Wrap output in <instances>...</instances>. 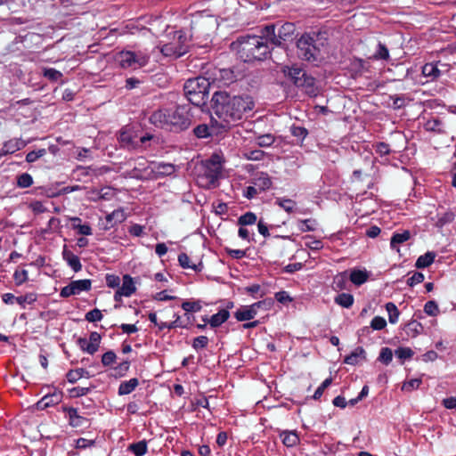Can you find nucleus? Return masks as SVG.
I'll return each mask as SVG.
<instances>
[{"label":"nucleus","mask_w":456,"mask_h":456,"mask_svg":"<svg viewBox=\"0 0 456 456\" xmlns=\"http://www.w3.org/2000/svg\"><path fill=\"white\" fill-rule=\"evenodd\" d=\"M231 48L244 62L264 60L271 51L265 41L255 35L240 37L231 44Z\"/></svg>","instance_id":"nucleus-2"},{"label":"nucleus","mask_w":456,"mask_h":456,"mask_svg":"<svg viewBox=\"0 0 456 456\" xmlns=\"http://www.w3.org/2000/svg\"><path fill=\"white\" fill-rule=\"evenodd\" d=\"M116 354L113 351H108L102 356V363L104 366H110L116 361Z\"/></svg>","instance_id":"nucleus-61"},{"label":"nucleus","mask_w":456,"mask_h":456,"mask_svg":"<svg viewBox=\"0 0 456 456\" xmlns=\"http://www.w3.org/2000/svg\"><path fill=\"white\" fill-rule=\"evenodd\" d=\"M139 385V380L136 378H133L127 381H123L118 387V395H125L132 393Z\"/></svg>","instance_id":"nucleus-25"},{"label":"nucleus","mask_w":456,"mask_h":456,"mask_svg":"<svg viewBox=\"0 0 456 456\" xmlns=\"http://www.w3.org/2000/svg\"><path fill=\"white\" fill-rule=\"evenodd\" d=\"M373 148L375 149L376 152L378 154H379L380 156H386L390 153L389 145L383 142H377L376 144H373Z\"/></svg>","instance_id":"nucleus-58"},{"label":"nucleus","mask_w":456,"mask_h":456,"mask_svg":"<svg viewBox=\"0 0 456 456\" xmlns=\"http://www.w3.org/2000/svg\"><path fill=\"white\" fill-rule=\"evenodd\" d=\"M393 359L392 350L388 347H383L380 351L379 360L385 364H388L391 362Z\"/></svg>","instance_id":"nucleus-52"},{"label":"nucleus","mask_w":456,"mask_h":456,"mask_svg":"<svg viewBox=\"0 0 456 456\" xmlns=\"http://www.w3.org/2000/svg\"><path fill=\"white\" fill-rule=\"evenodd\" d=\"M256 37H261L265 41L266 45L271 48V45H281V40L278 38V34H276V27L273 24H269L265 26L261 29V34L256 36Z\"/></svg>","instance_id":"nucleus-13"},{"label":"nucleus","mask_w":456,"mask_h":456,"mask_svg":"<svg viewBox=\"0 0 456 456\" xmlns=\"http://www.w3.org/2000/svg\"><path fill=\"white\" fill-rule=\"evenodd\" d=\"M194 134L198 138H207L210 135L209 128L207 125H199L194 128Z\"/></svg>","instance_id":"nucleus-59"},{"label":"nucleus","mask_w":456,"mask_h":456,"mask_svg":"<svg viewBox=\"0 0 456 456\" xmlns=\"http://www.w3.org/2000/svg\"><path fill=\"white\" fill-rule=\"evenodd\" d=\"M33 183L32 176L28 173H23L17 178V185L20 188H28Z\"/></svg>","instance_id":"nucleus-47"},{"label":"nucleus","mask_w":456,"mask_h":456,"mask_svg":"<svg viewBox=\"0 0 456 456\" xmlns=\"http://www.w3.org/2000/svg\"><path fill=\"white\" fill-rule=\"evenodd\" d=\"M422 74L424 77H429L433 80L440 77L441 71L438 69L436 64L426 63L422 67Z\"/></svg>","instance_id":"nucleus-31"},{"label":"nucleus","mask_w":456,"mask_h":456,"mask_svg":"<svg viewBox=\"0 0 456 456\" xmlns=\"http://www.w3.org/2000/svg\"><path fill=\"white\" fill-rule=\"evenodd\" d=\"M386 310L388 314L389 322L392 324L396 323L400 315L397 306L394 303L388 302L386 304Z\"/></svg>","instance_id":"nucleus-38"},{"label":"nucleus","mask_w":456,"mask_h":456,"mask_svg":"<svg viewBox=\"0 0 456 456\" xmlns=\"http://www.w3.org/2000/svg\"><path fill=\"white\" fill-rule=\"evenodd\" d=\"M134 291L135 286L132 277L128 274H126L123 276V282L121 287H118V289L114 295V299L118 301L122 297H130Z\"/></svg>","instance_id":"nucleus-14"},{"label":"nucleus","mask_w":456,"mask_h":456,"mask_svg":"<svg viewBox=\"0 0 456 456\" xmlns=\"http://www.w3.org/2000/svg\"><path fill=\"white\" fill-rule=\"evenodd\" d=\"M410 238H411V233L409 231H403L401 233H399V232L394 233L390 240L391 248L399 252L400 249L398 248V245L403 244V242L407 241Z\"/></svg>","instance_id":"nucleus-24"},{"label":"nucleus","mask_w":456,"mask_h":456,"mask_svg":"<svg viewBox=\"0 0 456 456\" xmlns=\"http://www.w3.org/2000/svg\"><path fill=\"white\" fill-rule=\"evenodd\" d=\"M46 154L45 149H40L38 151H32L28 152L26 156V161L28 163H32L37 161L39 158L45 156Z\"/></svg>","instance_id":"nucleus-53"},{"label":"nucleus","mask_w":456,"mask_h":456,"mask_svg":"<svg viewBox=\"0 0 456 456\" xmlns=\"http://www.w3.org/2000/svg\"><path fill=\"white\" fill-rule=\"evenodd\" d=\"M62 400V392L55 390L53 393L45 395L40 401L37 403V408L38 410H45L48 407H52L59 404Z\"/></svg>","instance_id":"nucleus-15"},{"label":"nucleus","mask_w":456,"mask_h":456,"mask_svg":"<svg viewBox=\"0 0 456 456\" xmlns=\"http://www.w3.org/2000/svg\"><path fill=\"white\" fill-rule=\"evenodd\" d=\"M334 301L336 304H338V305H340L342 307L349 308L354 304V297H353V295H351L349 293H341V294H338L334 298Z\"/></svg>","instance_id":"nucleus-35"},{"label":"nucleus","mask_w":456,"mask_h":456,"mask_svg":"<svg viewBox=\"0 0 456 456\" xmlns=\"http://www.w3.org/2000/svg\"><path fill=\"white\" fill-rule=\"evenodd\" d=\"M169 109H161L154 111L150 121L156 126L168 128Z\"/></svg>","instance_id":"nucleus-16"},{"label":"nucleus","mask_w":456,"mask_h":456,"mask_svg":"<svg viewBox=\"0 0 456 456\" xmlns=\"http://www.w3.org/2000/svg\"><path fill=\"white\" fill-rule=\"evenodd\" d=\"M74 290L75 295L80 294L82 291H88L91 289L92 282L88 279L73 281L69 283Z\"/></svg>","instance_id":"nucleus-27"},{"label":"nucleus","mask_w":456,"mask_h":456,"mask_svg":"<svg viewBox=\"0 0 456 456\" xmlns=\"http://www.w3.org/2000/svg\"><path fill=\"white\" fill-rule=\"evenodd\" d=\"M166 57L179 58L189 51V38L183 31H175L173 40L158 46Z\"/></svg>","instance_id":"nucleus-7"},{"label":"nucleus","mask_w":456,"mask_h":456,"mask_svg":"<svg viewBox=\"0 0 456 456\" xmlns=\"http://www.w3.org/2000/svg\"><path fill=\"white\" fill-rule=\"evenodd\" d=\"M424 281V274L419 272H416L407 280V284L410 287H413L416 284L421 283Z\"/></svg>","instance_id":"nucleus-63"},{"label":"nucleus","mask_w":456,"mask_h":456,"mask_svg":"<svg viewBox=\"0 0 456 456\" xmlns=\"http://www.w3.org/2000/svg\"><path fill=\"white\" fill-rule=\"evenodd\" d=\"M265 156V152L261 150L248 151L245 153V157L249 160H261Z\"/></svg>","instance_id":"nucleus-62"},{"label":"nucleus","mask_w":456,"mask_h":456,"mask_svg":"<svg viewBox=\"0 0 456 456\" xmlns=\"http://www.w3.org/2000/svg\"><path fill=\"white\" fill-rule=\"evenodd\" d=\"M236 75L230 69H219L217 74H216V80H217L222 86H229L236 81Z\"/></svg>","instance_id":"nucleus-22"},{"label":"nucleus","mask_w":456,"mask_h":456,"mask_svg":"<svg viewBox=\"0 0 456 456\" xmlns=\"http://www.w3.org/2000/svg\"><path fill=\"white\" fill-rule=\"evenodd\" d=\"M290 131L293 136L299 138L301 141H303L308 134L307 129L303 126H291Z\"/></svg>","instance_id":"nucleus-55"},{"label":"nucleus","mask_w":456,"mask_h":456,"mask_svg":"<svg viewBox=\"0 0 456 456\" xmlns=\"http://www.w3.org/2000/svg\"><path fill=\"white\" fill-rule=\"evenodd\" d=\"M442 122L438 118H432L426 122L424 127L428 131L438 132L441 133L442 129Z\"/></svg>","instance_id":"nucleus-49"},{"label":"nucleus","mask_w":456,"mask_h":456,"mask_svg":"<svg viewBox=\"0 0 456 456\" xmlns=\"http://www.w3.org/2000/svg\"><path fill=\"white\" fill-rule=\"evenodd\" d=\"M13 279L16 285H21L28 280V271L25 269L16 270L13 273Z\"/></svg>","instance_id":"nucleus-54"},{"label":"nucleus","mask_w":456,"mask_h":456,"mask_svg":"<svg viewBox=\"0 0 456 456\" xmlns=\"http://www.w3.org/2000/svg\"><path fill=\"white\" fill-rule=\"evenodd\" d=\"M44 77L52 82H56L62 77V73L53 68H45L43 69Z\"/></svg>","instance_id":"nucleus-41"},{"label":"nucleus","mask_w":456,"mask_h":456,"mask_svg":"<svg viewBox=\"0 0 456 456\" xmlns=\"http://www.w3.org/2000/svg\"><path fill=\"white\" fill-rule=\"evenodd\" d=\"M395 354L402 361L411 359L414 352L410 347H399L395 351Z\"/></svg>","instance_id":"nucleus-46"},{"label":"nucleus","mask_w":456,"mask_h":456,"mask_svg":"<svg viewBox=\"0 0 456 456\" xmlns=\"http://www.w3.org/2000/svg\"><path fill=\"white\" fill-rule=\"evenodd\" d=\"M275 141V138L271 134H265L259 135L256 138V143L259 147H268L271 146Z\"/></svg>","instance_id":"nucleus-43"},{"label":"nucleus","mask_w":456,"mask_h":456,"mask_svg":"<svg viewBox=\"0 0 456 456\" xmlns=\"http://www.w3.org/2000/svg\"><path fill=\"white\" fill-rule=\"evenodd\" d=\"M256 216L253 212H247L238 219V224L240 226L251 225L256 222Z\"/></svg>","instance_id":"nucleus-39"},{"label":"nucleus","mask_w":456,"mask_h":456,"mask_svg":"<svg viewBox=\"0 0 456 456\" xmlns=\"http://www.w3.org/2000/svg\"><path fill=\"white\" fill-rule=\"evenodd\" d=\"M326 45L325 33H305L297 41V55L306 61H317L322 59V52Z\"/></svg>","instance_id":"nucleus-3"},{"label":"nucleus","mask_w":456,"mask_h":456,"mask_svg":"<svg viewBox=\"0 0 456 456\" xmlns=\"http://www.w3.org/2000/svg\"><path fill=\"white\" fill-rule=\"evenodd\" d=\"M424 312L429 316H436L439 313V308L435 301H428L424 305Z\"/></svg>","instance_id":"nucleus-50"},{"label":"nucleus","mask_w":456,"mask_h":456,"mask_svg":"<svg viewBox=\"0 0 456 456\" xmlns=\"http://www.w3.org/2000/svg\"><path fill=\"white\" fill-rule=\"evenodd\" d=\"M296 31V26L294 23L286 22L279 27L278 28V38L281 40V44L282 41H288L292 39Z\"/></svg>","instance_id":"nucleus-20"},{"label":"nucleus","mask_w":456,"mask_h":456,"mask_svg":"<svg viewBox=\"0 0 456 456\" xmlns=\"http://www.w3.org/2000/svg\"><path fill=\"white\" fill-rule=\"evenodd\" d=\"M372 58L375 60H388L389 52L387 47L384 44L379 42L377 45V50L373 54Z\"/></svg>","instance_id":"nucleus-40"},{"label":"nucleus","mask_w":456,"mask_h":456,"mask_svg":"<svg viewBox=\"0 0 456 456\" xmlns=\"http://www.w3.org/2000/svg\"><path fill=\"white\" fill-rule=\"evenodd\" d=\"M103 315L102 312L94 308L86 314V320L90 322H99L102 319Z\"/></svg>","instance_id":"nucleus-51"},{"label":"nucleus","mask_w":456,"mask_h":456,"mask_svg":"<svg viewBox=\"0 0 456 456\" xmlns=\"http://www.w3.org/2000/svg\"><path fill=\"white\" fill-rule=\"evenodd\" d=\"M250 183L254 184L260 192L268 190L273 184L269 175L264 172L255 174L250 180Z\"/></svg>","instance_id":"nucleus-17"},{"label":"nucleus","mask_w":456,"mask_h":456,"mask_svg":"<svg viewBox=\"0 0 456 456\" xmlns=\"http://www.w3.org/2000/svg\"><path fill=\"white\" fill-rule=\"evenodd\" d=\"M211 101L213 111L221 120L223 128H230L243 118L245 112L254 108V102L248 94L232 95L224 91H216Z\"/></svg>","instance_id":"nucleus-1"},{"label":"nucleus","mask_w":456,"mask_h":456,"mask_svg":"<svg viewBox=\"0 0 456 456\" xmlns=\"http://www.w3.org/2000/svg\"><path fill=\"white\" fill-rule=\"evenodd\" d=\"M141 130L138 127L126 126L122 127L118 135V141L121 148L135 150L138 148L137 138Z\"/></svg>","instance_id":"nucleus-10"},{"label":"nucleus","mask_w":456,"mask_h":456,"mask_svg":"<svg viewBox=\"0 0 456 456\" xmlns=\"http://www.w3.org/2000/svg\"><path fill=\"white\" fill-rule=\"evenodd\" d=\"M37 300V295L35 293H28L24 296L17 297V304L22 308H25L26 304L31 305Z\"/></svg>","instance_id":"nucleus-44"},{"label":"nucleus","mask_w":456,"mask_h":456,"mask_svg":"<svg viewBox=\"0 0 456 456\" xmlns=\"http://www.w3.org/2000/svg\"><path fill=\"white\" fill-rule=\"evenodd\" d=\"M223 169V158L218 154H213L208 159L202 162L200 180H205L203 186L216 187L217 181L221 176Z\"/></svg>","instance_id":"nucleus-6"},{"label":"nucleus","mask_w":456,"mask_h":456,"mask_svg":"<svg viewBox=\"0 0 456 456\" xmlns=\"http://www.w3.org/2000/svg\"><path fill=\"white\" fill-rule=\"evenodd\" d=\"M69 415V422L72 427H80L83 425L85 419L78 415L77 410L73 407L65 408Z\"/></svg>","instance_id":"nucleus-29"},{"label":"nucleus","mask_w":456,"mask_h":456,"mask_svg":"<svg viewBox=\"0 0 456 456\" xmlns=\"http://www.w3.org/2000/svg\"><path fill=\"white\" fill-rule=\"evenodd\" d=\"M422 325L417 321H411L404 326L405 333L411 338L417 337L422 331Z\"/></svg>","instance_id":"nucleus-32"},{"label":"nucleus","mask_w":456,"mask_h":456,"mask_svg":"<svg viewBox=\"0 0 456 456\" xmlns=\"http://www.w3.org/2000/svg\"><path fill=\"white\" fill-rule=\"evenodd\" d=\"M298 440V436L295 432H285L282 434V443L288 447L296 445Z\"/></svg>","instance_id":"nucleus-42"},{"label":"nucleus","mask_w":456,"mask_h":456,"mask_svg":"<svg viewBox=\"0 0 456 456\" xmlns=\"http://www.w3.org/2000/svg\"><path fill=\"white\" fill-rule=\"evenodd\" d=\"M230 316V314L227 310L222 309L218 313L213 314L208 321L211 327H218L223 324Z\"/></svg>","instance_id":"nucleus-28"},{"label":"nucleus","mask_w":456,"mask_h":456,"mask_svg":"<svg viewBox=\"0 0 456 456\" xmlns=\"http://www.w3.org/2000/svg\"><path fill=\"white\" fill-rule=\"evenodd\" d=\"M147 442L145 440H141L137 443H134L129 444L127 450L133 452L135 456H142L147 452Z\"/></svg>","instance_id":"nucleus-33"},{"label":"nucleus","mask_w":456,"mask_h":456,"mask_svg":"<svg viewBox=\"0 0 456 456\" xmlns=\"http://www.w3.org/2000/svg\"><path fill=\"white\" fill-rule=\"evenodd\" d=\"M154 142L156 144H159V139L150 133H146L144 134H142L141 132H139V137L137 138V144L138 148L137 151H145L151 146V142Z\"/></svg>","instance_id":"nucleus-21"},{"label":"nucleus","mask_w":456,"mask_h":456,"mask_svg":"<svg viewBox=\"0 0 456 456\" xmlns=\"http://www.w3.org/2000/svg\"><path fill=\"white\" fill-rule=\"evenodd\" d=\"M116 61L123 69H136L146 66L150 56L142 51H121L117 53Z\"/></svg>","instance_id":"nucleus-8"},{"label":"nucleus","mask_w":456,"mask_h":456,"mask_svg":"<svg viewBox=\"0 0 456 456\" xmlns=\"http://www.w3.org/2000/svg\"><path fill=\"white\" fill-rule=\"evenodd\" d=\"M27 142L22 139L13 138L5 142L0 151V156L12 154L17 151L23 149L27 145Z\"/></svg>","instance_id":"nucleus-18"},{"label":"nucleus","mask_w":456,"mask_h":456,"mask_svg":"<svg viewBox=\"0 0 456 456\" xmlns=\"http://www.w3.org/2000/svg\"><path fill=\"white\" fill-rule=\"evenodd\" d=\"M126 216L122 208H118L107 215L106 220L108 223L120 224L125 221Z\"/></svg>","instance_id":"nucleus-37"},{"label":"nucleus","mask_w":456,"mask_h":456,"mask_svg":"<svg viewBox=\"0 0 456 456\" xmlns=\"http://www.w3.org/2000/svg\"><path fill=\"white\" fill-rule=\"evenodd\" d=\"M208 344V338L206 336H200L193 339L192 347L195 350L205 348Z\"/></svg>","instance_id":"nucleus-57"},{"label":"nucleus","mask_w":456,"mask_h":456,"mask_svg":"<svg viewBox=\"0 0 456 456\" xmlns=\"http://www.w3.org/2000/svg\"><path fill=\"white\" fill-rule=\"evenodd\" d=\"M83 377L89 378L90 375L89 371L82 368L71 370L67 373V379L69 383H75Z\"/></svg>","instance_id":"nucleus-34"},{"label":"nucleus","mask_w":456,"mask_h":456,"mask_svg":"<svg viewBox=\"0 0 456 456\" xmlns=\"http://www.w3.org/2000/svg\"><path fill=\"white\" fill-rule=\"evenodd\" d=\"M182 308L187 313L198 312L201 309V305L199 302L185 301L182 304Z\"/></svg>","instance_id":"nucleus-60"},{"label":"nucleus","mask_w":456,"mask_h":456,"mask_svg":"<svg viewBox=\"0 0 456 456\" xmlns=\"http://www.w3.org/2000/svg\"><path fill=\"white\" fill-rule=\"evenodd\" d=\"M101 339V335L96 331H93L90 333L89 339L79 338L77 343L82 351L94 354L100 347Z\"/></svg>","instance_id":"nucleus-11"},{"label":"nucleus","mask_w":456,"mask_h":456,"mask_svg":"<svg viewBox=\"0 0 456 456\" xmlns=\"http://www.w3.org/2000/svg\"><path fill=\"white\" fill-rule=\"evenodd\" d=\"M191 124L190 107L186 105L169 109L168 128L175 131L187 129Z\"/></svg>","instance_id":"nucleus-9"},{"label":"nucleus","mask_w":456,"mask_h":456,"mask_svg":"<svg viewBox=\"0 0 456 456\" xmlns=\"http://www.w3.org/2000/svg\"><path fill=\"white\" fill-rule=\"evenodd\" d=\"M106 284L110 288H118L120 285V278L115 274H107L105 277Z\"/></svg>","instance_id":"nucleus-64"},{"label":"nucleus","mask_w":456,"mask_h":456,"mask_svg":"<svg viewBox=\"0 0 456 456\" xmlns=\"http://www.w3.org/2000/svg\"><path fill=\"white\" fill-rule=\"evenodd\" d=\"M369 273L365 270L354 269L350 273V281L356 286H360L368 281Z\"/></svg>","instance_id":"nucleus-26"},{"label":"nucleus","mask_w":456,"mask_h":456,"mask_svg":"<svg viewBox=\"0 0 456 456\" xmlns=\"http://www.w3.org/2000/svg\"><path fill=\"white\" fill-rule=\"evenodd\" d=\"M62 256L63 259L67 262L69 266L74 271V272H79L82 269V265L80 263L79 257L76 256L73 252L67 249L66 246L64 247V249L62 251Z\"/></svg>","instance_id":"nucleus-19"},{"label":"nucleus","mask_w":456,"mask_h":456,"mask_svg":"<svg viewBox=\"0 0 456 456\" xmlns=\"http://www.w3.org/2000/svg\"><path fill=\"white\" fill-rule=\"evenodd\" d=\"M178 262H179L180 265L183 268H190V269H192L194 271H200L201 270L200 268H198V266L196 265H191L190 264V257L185 253H181L178 256Z\"/></svg>","instance_id":"nucleus-48"},{"label":"nucleus","mask_w":456,"mask_h":456,"mask_svg":"<svg viewBox=\"0 0 456 456\" xmlns=\"http://www.w3.org/2000/svg\"><path fill=\"white\" fill-rule=\"evenodd\" d=\"M436 254L434 252H427L426 254L418 257L415 266L417 268H426L431 265L435 260Z\"/></svg>","instance_id":"nucleus-30"},{"label":"nucleus","mask_w":456,"mask_h":456,"mask_svg":"<svg viewBox=\"0 0 456 456\" xmlns=\"http://www.w3.org/2000/svg\"><path fill=\"white\" fill-rule=\"evenodd\" d=\"M275 204L283 208L287 213H292L296 209L297 203L287 198H277Z\"/></svg>","instance_id":"nucleus-36"},{"label":"nucleus","mask_w":456,"mask_h":456,"mask_svg":"<svg viewBox=\"0 0 456 456\" xmlns=\"http://www.w3.org/2000/svg\"><path fill=\"white\" fill-rule=\"evenodd\" d=\"M185 328L186 327V324L183 323V322L181 320V317L179 315H176V318L174 322H160L159 323V330H164V329H168V330H172V329H175V328Z\"/></svg>","instance_id":"nucleus-45"},{"label":"nucleus","mask_w":456,"mask_h":456,"mask_svg":"<svg viewBox=\"0 0 456 456\" xmlns=\"http://www.w3.org/2000/svg\"><path fill=\"white\" fill-rule=\"evenodd\" d=\"M210 82L204 77L189 78L183 86L184 94L194 105L200 106L206 102L209 93Z\"/></svg>","instance_id":"nucleus-4"},{"label":"nucleus","mask_w":456,"mask_h":456,"mask_svg":"<svg viewBox=\"0 0 456 456\" xmlns=\"http://www.w3.org/2000/svg\"><path fill=\"white\" fill-rule=\"evenodd\" d=\"M365 359L366 352L362 347L359 346L355 350H354L349 355L345 357L344 362L350 365H356L360 362V361H363Z\"/></svg>","instance_id":"nucleus-23"},{"label":"nucleus","mask_w":456,"mask_h":456,"mask_svg":"<svg viewBox=\"0 0 456 456\" xmlns=\"http://www.w3.org/2000/svg\"><path fill=\"white\" fill-rule=\"evenodd\" d=\"M387 326V322L383 317L375 316L370 322V328L375 330H383Z\"/></svg>","instance_id":"nucleus-56"},{"label":"nucleus","mask_w":456,"mask_h":456,"mask_svg":"<svg viewBox=\"0 0 456 456\" xmlns=\"http://www.w3.org/2000/svg\"><path fill=\"white\" fill-rule=\"evenodd\" d=\"M264 305H265L264 301H259L251 305L241 307L235 312V318L239 322L249 321L256 315L258 308Z\"/></svg>","instance_id":"nucleus-12"},{"label":"nucleus","mask_w":456,"mask_h":456,"mask_svg":"<svg viewBox=\"0 0 456 456\" xmlns=\"http://www.w3.org/2000/svg\"><path fill=\"white\" fill-rule=\"evenodd\" d=\"M282 72L284 77H287L297 87L304 88L307 94H317V89L314 85V78L309 76L305 70L300 67L297 65H293L291 67L284 66L282 68Z\"/></svg>","instance_id":"nucleus-5"}]
</instances>
